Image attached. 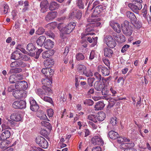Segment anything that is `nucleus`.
<instances>
[{
  "label": "nucleus",
  "instance_id": "0eeeda50",
  "mask_svg": "<svg viewBox=\"0 0 151 151\" xmlns=\"http://www.w3.org/2000/svg\"><path fill=\"white\" fill-rule=\"evenodd\" d=\"M86 26V28L85 29V33H83L81 35V38H83L84 37L89 35H93L94 34L93 32L89 33L91 31H93L94 30V27L91 22H88Z\"/></svg>",
  "mask_w": 151,
  "mask_h": 151
},
{
  "label": "nucleus",
  "instance_id": "c756f323",
  "mask_svg": "<svg viewBox=\"0 0 151 151\" xmlns=\"http://www.w3.org/2000/svg\"><path fill=\"white\" fill-rule=\"evenodd\" d=\"M54 63L53 60L50 58H49L45 61L44 65L45 67H47V68H50L52 66Z\"/></svg>",
  "mask_w": 151,
  "mask_h": 151
},
{
  "label": "nucleus",
  "instance_id": "a19ab883",
  "mask_svg": "<svg viewBox=\"0 0 151 151\" xmlns=\"http://www.w3.org/2000/svg\"><path fill=\"white\" fill-rule=\"evenodd\" d=\"M92 38L93 39V45L94 46L96 45L97 42V40H98V37H96L94 38L92 37L91 38V37H88L87 38V40L88 42H89L90 43H91L93 42V40Z\"/></svg>",
  "mask_w": 151,
  "mask_h": 151
},
{
  "label": "nucleus",
  "instance_id": "9d476101",
  "mask_svg": "<svg viewBox=\"0 0 151 151\" xmlns=\"http://www.w3.org/2000/svg\"><path fill=\"white\" fill-rule=\"evenodd\" d=\"M91 143L94 145H103L104 142L100 136H96L93 137L91 140Z\"/></svg>",
  "mask_w": 151,
  "mask_h": 151
},
{
  "label": "nucleus",
  "instance_id": "5701e85b",
  "mask_svg": "<svg viewBox=\"0 0 151 151\" xmlns=\"http://www.w3.org/2000/svg\"><path fill=\"white\" fill-rule=\"evenodd\" d=\"M54 53V51L52 50L46 51L42 53V57L44 59L49 58L52 56Z\"/></svg>",
  "mask_w": 151,
  "mask_h": 151
},
{
  "label": "nucleus",
  "instance_id": "20e7f679",
  "mask_svg": "<svg viewBox=\"0 0 151 151\" xmlns=\"http://www.w3.org/2000/svg\"><path fill=\"white\" fill-rule=\"evenodd\" d=\"M76 70L77 72L80 73L81 75H85L87 77L92 76L91 73L87 72L86 67L83 65H78L76 66Z\"/></svg>",
  "mask_w": 151,
  "mask_h": 151
},
{
  "label": "nucleus",
  "instance_id": "2f4dec72",
  "mask_svg": "<svg viewBox=\"0 0 151 151\" xmlns=\"http://www.w3.org/2000/svg\"><path fill=\"white\" fill-rule=\"evenodd\" d=\"M94 87L95 90L98 91H100L103 88V85L99 81L96 82L94 83Z\"/></svg>",
  "mask_w": 151,
  "mask_h": 151
},
{
  "label": "nucleus",
  "instance_id": "72a5a7b5",
  "mask_svg": "<svg viewBox=\"0 0 151 151\" xmlns=\"http://www.w3.org/2000/svg\"><path fill=\"white\" fill-rule=\"evenodd\" d=\"M118 136L117 133L113 131H111L109 133V137L112 139H116L118 138Z\"/></svg>",
  "mask_w": 151,
  "mask_h": 151
},
{
  "label": "nucleus",
  "instance_id": "6e6d98bb",
  "mask_svg": "<svg viewBox=\"0 0 151 151\" xmlns=\"http://www.w3.org/2000/svg\"><path fill=\"white\" fill-rule=\"evenodd\" d=\"M117 118L116 117H112L110 119V124L113 125H115L116 124Z\"/></svg>",
  "mask_w": 151,
  "mask_h": 151
},
{
  "label": "nucleus",
  "instance_id": "37998d69",
  "mask_svg": "<svg viewBox=\"0 0 151 151\" xmlns=\"http://www.w3.org/2000/svg\"><path fill=\"white\" fill-rule=\"evenodd\" d=\"M22 71V69L21 68H17L14 69H10L9 72L11 73H17L21 72Z\"/></svg>",
  "mask_w": 151,
  "mask_h": 151
},
{
  "label": "nucleus",
  "instance_id": "6ab92c4d",
  "mask_svg": "<svg viewBox=\"0 0 151 151\" xmlns=\"http://www.w3.org/2000/svg\"><path fill=\"white\" fill-rule=\"evenodd\" d=\"M11 135L10 131L8 130H5L0 136V139L4 140L9 137Z\"/></svg>",
  "mask_w": 151,
  "mask_h": 151
},
{
  "label": "nucleus",
  "instance_id": "69168bd1",
  "mask_svg": "<svg viewBox=\"0 0 151 151\" xmlns=\"http://www.w3.org/2000/svg\"><path fill=\"white\" fill-rule=\"evenodd\" d=\"M104 63L108 67L110 66V62L107 58H105L103 59V60Z\"/></svg>",
  "mask_w": 151,
  "mask_h": 151
},
{
  "label": "nucleus",
  "instance_id": "5fc2aeb1",
  "mask_svg": "<svg viewBox=\"0 0 151 151\" xmlns=\"http://www.w3.org/2000/svg\"><path fill=\"white\" fill-rule=\"evenodd\" d=\"M29 101L30 104V106L37 104L35 100L32 97H30L29 98Z\"/></svg>",
  "mask_w": 151,
  "mask_h": 151
},
{
  "label": "nucleus",
  "instance_id": "7ed1b4c3",
  "mask_svg": "<svg viewBox=\"0 0 151 151\" xmlns=\"http://www.w3.org/2000/svg\"><path fill=\"white\" fill-rule=\"evenodd\" d=\"M123 33L126 36H131L132 33V24L127 20H125L121 24Z\"/></svg>",
  "mask_w": 151,
  "mask_h": 151
},
{
  "label": "nucleus",
  "instance_id": "a878e982",
  "mask_svg": "<svg viewBox=\"0 0 151 151\" xmlns=\"http://www.w3.org/2000/svg\"><path fill=\"white\" fill-rule=\"evenodd\" d=\"M27 49L30 52L32 53L33 55L35 54V52H36V48L35 45L32 43H29L27 45Z\"/></svg>",
  "mask_w": 151,
  "mask_h": 151
},
{
  "label": "nucleus",
  "instance_id": "6e6552de",
  "mask_svg": "<svg viewBox=\"0 0 151 151\" xmlns=\"http://www.w3.org/2000/svg\"><path fill=\"white\" fill-rule=\"evenodd\" d=\"M137 2V4L136 3L135 4L129 3L128 4V6L133 12L137 14H138L139 11L142 8V6L141 4L142 3Z\"/></svg>",
  "mask_w": 151,
  "mask_h": 151
},
{
  "label": "nucleus",
  "instance_id": "13d9d810",
  "mask_svg": "<svg viewBox=\"0 0 151 151\" xmlns=\"http://www.w3.org/2000/svg\"><path fill=\"white\" fill-rule=\"evenodd\" d=\"M94 76L98 81H100L101 80V76L98 72H95L94 73Z\"/></svg>",
  "mask_w": 151,
  "mask_h": 151
},
{
  "label": "nucleus",
  "instance_id": "393cba45",
  "mask_svg": "<svg viewBox=\"0 0 151 151\" xmlns=\"http://www.w3.org/2000/svg\"><path fill=\"white\" fill-rule=\"evenodd\" d=\"M127 17L132 21L136 22L137 19L134 13L130 11L127 12L126 14Z\"/></svg>",
  "mask_w": 151,
  "mask_h": 151
},
{
  "label": "nucleus",
  "instance_id": "9b49d317",
  "mask_svg": "<svg viewBox=\"0 0 151 151\" xmlns=\"http://www.w3.org/2000/svg\"><path fill=\"white\" fill-rule=\"evenodd\" d=\"M82 15L81 12L79 10H76L72 12L69 15V18L75 19H80Z\"/></svg>",
  "mask_w": 151,
  "mask_h": 151
},
{
  "label": "nucleus",
  "instance_id": "de8ad7c7",
  "mask_svg": "<svg viewBox=\"0 0 151 151\" xmlns=\"http://www.w3.org/2000/svg\"><path fill=\"white\" fill-rule=\"evenodd\" d=\"M84 104H87L89 106H92L94 103L93 100L90 99H86L83 102Z\"/></svg>",
  "mask_w": 151,
  "mask_h": 151
},
{
  "label": "nucleus",
  "instance_id": "ea45409f",
  "mask_svg": "<svg viewBox=\"0 0 151 151\" xmlns=\"http://www.w3.org/2000/svg\"><path fill=\"white\" fill-rule=\"evenodd\" d=\"M109 91L105 88H103L101 90V93L102 95H104V97H105L106 99L108 100L109 99L108 97V95Z\"/></svg>",
  "mask_w": 151,
  "mask_h": 151
},
{
  "label": "nucleus",
  "instance_id": "ddd939ff",
  "mask_svg": "<svg viewBox=\"0 0 151 151\" xmlns=\"http://www.w3.org/2000/svg\"><path fill=\"white\" fill-rule=\"evenodd\" d=\"M13 95L16 99H21L26 97V93L23 90H16L13 91Z\"/></svg>",
  "mask_w": 151,
  "mask_h": 151
},
{
  "label": "nucleus",
  "instance_id": "774afa93",
  "mask_svg": "<svg viewBox=\"0 0 151 151\" xmlns=\"http://www.w3.org/2000/svg\"><path fill=\"white\" fill-rule=\"evenodd\" d=\"M92 151H102L101 148L99 146L93 147L92 149Z\"/></svg>",
  "mask_w": 151,
  "mask_h": 151
},
{
  "label": "nucleus",
  "instance_id": "49530a36",
  "mask_svg": "<svg viewBox=\"0 0 151 151\" xmlns=\"http://www.w3.org/2000/svg\"><path fill=\"white\" fill-rule=\"evenodd\" d=\"M91 3L90 2V1L89 2L88 5V7L89 8L92 6L91 8V9H93L95 7V6H96L97 5H98L99 4V2L98 1H95L93 4L92 5H91Z\"/></svg>",
  "mask_w": 151,
  "mask_h": 151
},
{
  "label": "nucleus",
  "instance_id": "4d7b16f0",
  "mask_svg": "<svg viewBox=\"0 0 151 151\" xmlns=\"http://www.w3.org/2000/svg\"><path fill=\"white\" fill-rule=\"evenodd\" d=\"M9 9L8 6L6 4H4V7L2 9L4 14H6L8 11Z\"/></svg>",
  "mask_w": 151,
  "mask_h": 151
},
{
  "label": "nucleus",
  "instance_id": "dca6fc26",
  "mask_svg": "<svg viewBox=\"0 0 151 151\" xmlns=\"http://www.w3.org/2000/svg\"><path fill=\"white\" fill-rule=\"evenodd\" d=\"M57 16V13L55 12H48L46 16L45 19L48 22H50L54 19Z\"/></svg>",
  "mask_w": 151,
  "mask_h": 151
},
{
  "label": "nucleus",
  "instance_id": "79ce46f5",
  "mask_svg": "<svg viewBox=\"0 0 151 151\" xmlns=\"http://www.w3.org/2000/svg\"><path fill=\"white\" fill-rule=\"evenodd\" d=\"M77 5L79 9H83L84 8V2L83 0H77Z\"/></svg>",
  "mask_w": 151,
  "mask_h": 151
},
{
  "label": "nucleus",
  "instance_id": "1a4fd4ad",
  "mask_svg": "<svg viewBox=\"0 0 151 151\" xmlns=\"http://www.w3.org/2000/svg\"><path fill=\"white\" fill-rule=\"evenodd\" d=\"M26 102L25 101H15L12 104V107L16 109L25 108L26 107Z\"/></svg>",
  "mask_w": 151,
  "mask_h": 151
},
{
  "label": "nucleus",
  "instance_id": "412c9836",
  "mask_svg": "<svg viewBox=\"0 0 151 151\" xmlns=\"http://www.w3.org/2000/svg\"><path fill=\"white\" fill-rule=\"evenodd\" d=\"M41 81L42 84L44 85L42 86V88L44 86H45L47 88H50L49 87L51 86L52 83V81L51 79L47 78L45 79H42Z\"/></svg>",
  "mask_w": 151,
  "mask_h": 151
},
{
  "label": "nucleus",
  "instance_id": "bf43d9fd",
  "mask_svg": "<svg viewBox=\"0 0 151 151\" xmlns=\"http://www.w3.org/2000/svg\"><path fill=\"white\" fill-rule=\"evenodd\" d=\"M47 115L49 117H52L54 114L53 110L51 109H49L47 111Z\"/></svg>",
  "mask_w": 151,
  "mask_h": 151
},
{
  "label": "nucleus",
  "instance_id": "4c0bfd02",
  "mask_svg": "<svg viewBox=\"0 0 151 151\" xmlns=\"http://www.w3.org/2000/svg\"><path fill=\"white\" fill-rule=\"evenodd\" d=\"M97 116L94 114H90L88 116V119L95 123L97 122Z\"/></svg>",
  "mask_w": 151,
  "mask_h": 151
},
{
  "label": "nucleus",
  "instance_id": "603ef678",
  "mask_svg": "<svg viewBox=\"0 0 151 151\" xmlns=\"http://www.w3.org/2000/svg\"><path fill=\"white\" fill-rule=\"evenodd\" d=\"M16 76L14 75H12L9 78V81L11 83H14L16 82Z\"/></svg>",
  "mask_w": 151,
  "mask_h": 151
},
{
  "label": "nucleus",
  "instance_id": "4be33fe9",
  "mask_svg": "<svg viewBox=\"0 0 151 151\" xmlns=\"http://www.w3.org/2000/svg\"><path fill=\"white\" fill-rule=\"evenodd\" d=\"M46 38L45 37L44 35L40 36L36 40V43L37 46L40 47H42L45 42Z\"/></svg>",
  "mask_w": 151,
  "mask_h": 151
},
{
  "label": "nucleus",
  "instance_id": "680f3d73",
  "mask_svg": "<svg viewBox=\"0 0 151 151\" xmlns=\"http://www.w3.org/2000/svg\"><path fill=\"white\" fill-rule=\"evenodd\" d=\"M5 144L6 143L5 142H2L0 145V147L3 150H5L7 149L8 147H7V146Z\"/></svg>",
  "mask_w": 151,
  "mask_h": 151
},
{
  "label": "nucleus",
  "instance_id": "cd10ccee",
  "mask_svg": "<svg viewBox=\"0 0 151 151\" xmlns=\"http://www.w3.org/2000/svg\"><path fill=\"white\" fill-rule=\"evenodd\" d=\"M59 7V5L57 2L52 1L50 4L49 9L50 10H54L58 9Z\"/></svg>",
  "mask_w": 151,
  "mask_h": 151
},
{
  "label": "nucleus",
  "instance_id": "4468645a",
  "mask_svg": "<svg viewBox=\"0 0 151 151\" xmlns=\"http://www.w3.org/2000/svg\"><path fill=\"white\" fill-rule=\"evenodd\" d=\"M42 73L47 77L51 78L54 73L53 70L50 68H43L42 70Z\"/></svg>",
  "mask_w": 151,
  "mask_h": 151
},
{
  "label": "nucleus",
  "instance_id": "a18cd8bd",
  "mask_svg": "<svg viewBox=\"0 0 151 151\" xmlns=\"http://www.w3.org/2000/svg\"><path fill=\"white\" fill-rule=\"evenodd\" d=\"M1 127L2 129L4 130L11 129V128L9 125V123L8 122L6 123H3L1 125Z\"/></svg>",
  "mask_w": 151,
  "mask_h": 151
},
{
  "label": "nucleus",
  "instance_id": "423d86ee",
  "mask_svg": "<svg viewBox=\"0 0 151 151\" xmlns=\"http://www.w3.org/2000/svg\"><path fill=\"white\" fill-rule=\"evenodd\" d=\"M36 142L40 146L43 148H47L48 145L47 141L43 137L38 136L36 138Z\"/></svg>",
  "mask_w": 151,
  "mask_h": 151
},
{
  "label": "nucleus",
  "instance_id": "338daca9",
  "mask_svg": "<svg viewBox=\"0 0 151 151\" xmlns=\"http://www.w3.org/2000/svg\"><path fill=\"white\" fill-rule=\"evenodd\" d=\"M40 134L42 136L45 137L48 134V132L44 129H42L40 131Z\"/></svg>",
  "mask_w": 151,
  "mask_h": 151
},
{
  "label": "nucleus",
  "instance_id": "8fccbe9b",
  "mask_svg": "<svg viewBox=\"0 0 151 151\" xmlns=\"http://www.w3.org/2000/svg\"><path fill=\"white\" fill-rule=\"evenodd\" d=\"M45 31V29L43 28L42 27H40L38 28L36 31V33L38 35H41Z\"/></svg>",
  "mask_w": 151,
  "mask_h": 151
},
{
  "label": "nucleus",
  "instance_id": "7c9ffc66",
  "mask_svg": "<svg viewBox=\"0 0 151 151\" xmlns=\"http://www.w3.org/2000/svg\"><path fill=\"white\" fill-rule=\"evenodd\" d=\"M96 20L97 19L96 18L93 19H87V22H91L93 27L100 26L101 24V23L97 22Z\"/></svg>",
  "mask_w": 151,
  "mask_h": 151
},
{
  "label": "nucleus",
  "instance_id": "58836bf2",
  "mask_svg": "<svg viewBox=\"0 0 151 151\" xmlns=\"http://www.w3.org/2000/svg\"><path fill=\"white\" fill-rule=\"evenodd\" d=\"M41 124L42 126L46 127L49 130L51 129V126L50 124L47 122L42 121L41 122Z\"/></svg>",
  "mask_w": 151,
  "mask_h": 151
},
{
  "label": "nucleus",
  "instance_id": "aec40b11",
  "mask_svg": "<svg viewBox=\"0 0 151 151\" xmlns=\"http://www.w3.org/2000/svg\"><path fill=\"white\" fill-rule=\"evenodd\" d=\"M54 42L52 40L48 39L44 43V47L47 49H50L52 48L54 45Z\"/></svg>",
  "mask_w": 151,
  "mask_h": 151
},
{
  "label": "nucleus",
  "instance_id": "e433bc0d",
  "mask_svg": "<svg viewBox=\"0 0 151 151\" xmlns=\"http://www.w3.org/2000/svg\"><path fill=\"white\" fill-rule=\"evenodd\" d=\"M76 58L78 61L83 60L85 58L84 55L81 53H76Z\"/></svg>",
  "mask_w": 151,
  "mask_h": 151
},
{
  "label": "nucleus",
  "instance_id": "f704fd0d",
  "mask_svg": "<svg viewBox=\"0 0 151 151\" xmlns=\"http://www.w3.org/2000/svg\"><path fill=\"white\" fill-rule=\"evenodd\" d=\"M105 114L103 112H100L99 113L97 116V119L99 121H102L105 118Z\"/></svg>",
  "mask_w": 151,
  "mask_h": 151
},
{
  "label": "nucleus",
  "instance_id": "c03bdc74",
  "mask_svg": "<svg viewBox=\"0 0 151 151\" xmlns=\"http://www.w3.org/2000/svg\"><path fill=\"white\" fill-rule=\"evenodd\" d=\"M116 100L114 99H111L109 101V105L108 108H110L112 107L115 104Z\"/></svg>",
  "mask_w": 151,
  "mask_h": 151
},
{
  "label": "nucleus",
  "instance_id": "e2e57ef3",
  "mask_svg": "<svg viewBox=\"0 0 151 151\" xmlns=\"http://www.w3.org/2000/svg\"><path fill=\"white\" fill-rule=\"evenodd\" d=\"M125 144L126 148H132L134 146V144L133 142L131 143H125Z\"/></svg>",
  "mask_w": 151,
  "mask_h": 151
},
{
  "label": "nucleus",
  "instance_id": "052dcab7",
  "mask_svg": "<svg viewBox=\"0 0 151 151\" xmlns=\"http://www.w3.org/2000/svg\"><path fill=\"white\" fill-rule=\"evenodd\" d=\"M129 47V45L127 44L124 45L122 48L121 50V52L122 53H124L125 52Z\"/></svg>",
  "mask_w": 151,
  "mask_h": 151
},
{
  "label": "nucleus",
  "instance_id": "f257e3e1",
  "mask_svg": "<svg viewBox=\"0 0 151 151\" xmlns=\"http://www.w3.org/2000/svg\"><path fill=\"white\" fill-rule=\"evenodd\" d=\"M36 92L37 94L45 101L51 104L53 102L51 98L48 96H45V95L49 96L51 93V90L50 88L44 86L43 87V89H37L36 90Z\"/></svg>",
  "mask_w": 151,
  "mask_h": 151
},
{
  "label": "nucleus",
  "instance_id": "f8f14e48",
  "mask_svg": "<svg viewBox=\"0 0 151 151\" xmlns=\"http://www.w3.org/2000/svg\"><path fill=\"white\" fill-rule=\"evenodd\" d=\"M109 24L115 32L118 33L121 32L122 27L119 23L115 22L114 21H111L109 22Z\"/></svg>",
  "mask_w": 151,
  "mask_h": 151
},
{
  "label": "nucleus",
  "instance_id": "0e129e2a",
  "mask_svg": "<svg viewBox=\"0 0 151 151\" xmlns=\"http://www.w3.org/2000/svg\"><path fill=\"white\" fill-rule=\"evenodd\" d=\"M134 24V26L136 28L139 29L142 27V23L139 22H135Z\"/></svg>",
  "mask_w": 151,
  "mask_h": 151
},
{
  "label": "nucleus",
  "instance_id": "473e14b6",
  "mask_svg": "<svg viewBox=\"0 0 151 151\" xmlns=\"http://www.w3.org/2000/svg\"><path fill=\"white\" fill-rule=\"evenodd\" d=\"M18 83L21 89H26L28 88L27 82L24 81H18Z\"/></svg>",
  "mask_w": 151,
  "mask_h": 151
},
{
  "label": "nucleus",
  "instance_id": "f03ea898",
  "mask_svg": "<svg viewBox=\"0 0 151 151\" xmlns=\"http://www.w3.org/2000/svg\"><path fill=\"white\" fill-rule=\"evenodd\" d=\"M63 23H59L58 27V29L63 34H68L71 32L76 26V24L73 22L69 23L65 27L62 28Z\"/></svg>",
  "mask_w": 151,
  "mask_h": 151
},
{
  "label": "nucleus",
  "instance_id": "09e8293b",
  "mask_svg": "<svg viewBox=\"0 0 151 151\" xmlns=\"http://www.w3.org/2000/svg\"><path fill=\"white\" fill-rule=\"evenodd\" d=\"M95 79L94 78H89L88 79V85L89 87L93 86V83Z\"/></svg>",
  "mask_w": 151,
  "mask_h": 151
},
{
  "label": "nucleus",
  "instance_id": "864d4df0",
  "mask_svg": "<svg viewBox=\"0 0 151 151\" xmlns=\"http://www.w3.org/2000/svg\"><path fill=\"white\" fill-rule=\"evenodd\" d=\"M30 109L33 111H37L38 110L39 108V107L37 104L35 105L32 106L30 107Z\"/></svg>",
  "mask_w": 151,
  "mask_h": 151
},
{
  "label": "nucleus",
  "instance_id": "2eb2a0df",
  "mask_svg": "<svg viewBox=\"0 0 151 151\" xmlns=\"http://www.w3.org/2000/svg\"><path fill=\"white\" fill-rule=\"evenodd\" d=\"M26 65V64L22 61L19 60L12 62L10 65V67L12 68H24L25 67Z\"/></svg>",
  "mask_w": 151,
  "mask_h": 151
},
{
  "label": "nucleus",
  "instance_id": "b1692460",
  "mask_svg": "<svg viewBox=\"0 0 151 151\" xmlns=\"http://www.w3.org/2000/svg\"><path fill=\"white\" fill-rule=\"evenodd\" d=\"M22 54L19 50H16L12 54L11 58L14 60L19 59L21 58Z\"/></svg>",
  "mask_w": 151,
  "mask_h": 151
},
{
  "label": "nucleus",
  "instance_id": "a211bd4d",
  "mask_svg": "<svg viewBox=\"0 0 151 151\" xmlns=\"http://www.w3.org/2000/svg\"><path fill=\"white\" fill-rule=\"evenodd\" d=\"M10 119L12 120L19 122L22 119L21 117L19 112H15L11 114L10 117Z\"/></svg>",
  "mask_w": 151,
  "mask_h": 151
},
{
  "label": "nucleus",
  "instance_id": "c85d7f7f",
  "mask_svg": "<svg viewBox=\"0 0 151 151\" xmlns=\"http://www.w3.org/2000/svg\"><path fill=\"white\" fill-rule=\"evenodd\" d=\"M105 105L104 103L101 101L97 102L95 106V110H101L104 107Z\"/></svg>",
  "mask_w": 151,
  "mask_h": 151
},
{
  "label": "nucleus",
  "instance_id": "3c124183",
  "mask_svg": "<svg viewBox=\"0 0 151 151\" xmlns=\"http://www.w3.org/2000/svg\"><path fill=\"white\" fill-rule=\"evenodd\" d=\"M95 8L96 9V10L99 11L100 13L105 9V7H103L101 5H99Z\"/></svg>",
  "mask_w": 151,
  "mask_h": 151
},
{
  "label": "nucleus",
  "instance_id": "39448f33",
  "mask_svg": "<svg viewBox=\"0 0 151 151\" xmlns=\"http://www.w3.org/2000/svg\"><path fill=\"white\" fill-rule=\"evenodd\" d=\"M104 42L107 45L111 48H113L116 45L115 40L110 35L106 36L104 39Z\"/></svg>",
  "mask_w": 151,
  "mask_h": 151
},
{
  "label": "nucleus",
  "instance_id": "f3484780",
  "mask_svg": "<svg viewBox=\"0 0 151 151\" xmlns=\"http://www.w3.org/2000/svg\"><path fill=\"white\" fill-rule=\"evenodd\" d=\"M98 70L101 71L104 76H108L109 75L110 72L109 70L107 68L100 65L98 67Z\"/></svg>",
  "mask_w": 151,
  "mask_h": 151
},
{
  "label": "nucleus",
  "instance_id": "c9c22d12",
  "mask_svg": "<svg viewBox=\"0 0 151 151\" xmlns=\"http://www.w3.org/2000/svg\"><path fill=\"white\" fill-rule=\"evenodd\" d=\"M46 3L45 4L43 2H42L40 4V6L41 7V12L44 13L47 11V5L46 3H47V1H45Z\"/></svg>",
  "mask_w": 151,
  "mask_h": 151
},
{
  "label": "nucleus",
  "instance_id": "bb28decb",
  "mask_svg": "<svg viewBox=\"0 0 151 151\" xmlns=\"http://www.w3.org/2000/svg\"><path fill=\"white\" fill-rule=\"evenodd\" d=\"M104 55L106 57L111 58L112 57L113 52L112 50L108 48H105L104 49Z\"/></svg>",
  "mask_w": 151,
  "mask_h": 151
}]
</instances>
